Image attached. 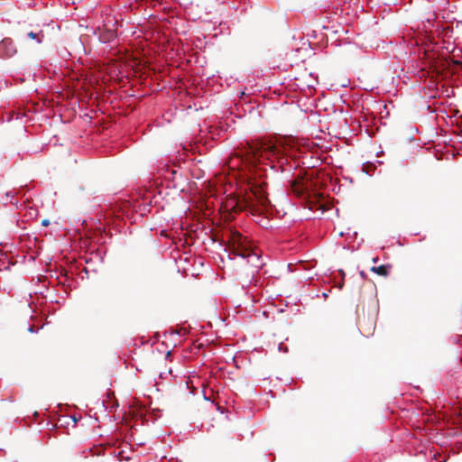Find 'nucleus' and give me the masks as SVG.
<instances>
[{"mask_svg":"<svg viewBox=\"0 0 462 462\" xmlns=\"http://www.w3.org/2000/svg\"><path fill=\"white\" fill-rule=\"evenodd\" d=\"M42 328V327L40 328V329ZM28 332L30 333H36L38 332L39 328L37 330L34 329V327L33 326H29L28 328H27Z\"/></svg>","mask_w":462,"mask_h":462,"instance_id":"obj_9","label":"nucleus"},{"mask_svg":"<svg viewBox=\"0 0 462 462\" xmlns=\"http://www.w3.org/2000/svg\"><path fill=\"white\" fill-rule=\"evenodd\" d=\"M49 224H50V221H49L48 219H43V220L42 221V226H49Z\"/></svg>","mask_w":462,"mask_h":462,"instance_id":"obj_11","label":"nucleus"},{"mask_svg":"<svg viewBox=\"0 0 462 462\" xmlns=\"http://www.w3.org/2000/svg\"><path fill=\"white\" fill-rule=\"evenodd\" d=\"M51 302H55V303H58L60 305H64L65 303V300H56L55 301H53L52 300H51Z\"/></svg>","mask_w":462,"mask_h":462,"instance_id":"obj_10","label":"nucleus"},{"mask_svg":"<svg viewBox=\"0 0 462 462\" xmlns=\"http://www.w3.org/2000/svg\"><path fill=\"white\" fill-rule=\"evenodd\" d=\"M5 195H6V197L11 198V199H10V203H11V204L16 205V204L18 203V201H17V200H15V201H14V200H13V199H14V195H13V192H12V191H8V192H6V194H5Z\"/></svg>","mask_w":462,"mask_h":462,"instance_id":"obj_7","label":"nucleus"},{"mask_svg":"<svg viewBox=\"0 0 462 462\" xmlns=\"http://www.w3.org/2000/svg\"><path fill=\"white\" fill-rule=\"evenodd\" d=\"M159 376H160L161 378H162V377H163V373H160V374H159Z\"/></svg>","mask_w":462,"mask_h":462,"instance_id":"obj_16","label":"nucleus"},{"mask_svg":"<svg viewBox=\"0 0 462 462\" xmlns=\"http://www.w3.org/2000/svg\"><path fill=\"white\" fill-rule=\"evenodd\" d=\"M377 261H378V258H377V257L373 258V262H374V263H376Z\"/></svg>","mask_w":462,"mask_h":462,"instance_id":"obj_15","label":"nucleus"},{"mask_svg":"<svg viewBox=\"0 0 462 462\" xmlns=\"http://www.w3.org/2000/svg\"><path fill=\"white\" fill-rule=\"evenodd\" d=\"M291 145L282 139L262 138L246 143L242 161L254 170L283 172L291 158Z\"/></svg>","mask_w":462,"mask_h":462,"instance_id":"obj_1","label":"nucleus"},{"mask_svg":"<svg viewBox=\"0 0 462 462\" xmlns=\"http://www.w3.org/2000/svg\"><path fill=\"white\" fill-rule=\"evenodd\" d=\"M343 285H344V282H340V283L338 284V288H339V289H342V288H343Z\"/></svg>","mask_w":462,"mask_h":462,"instance_id":"obj_14","label":"nucleus"},{"mask_svg":"<svg viewBox=\"0 0 462 462\" xmlns=\"http://www.w3.org/2000/svg\"><path fill=\"white\" fill-rule=\"evenodd\" d=\"M43 37L44 35L42 31L38 32H30L26 34L27 39L35 41L38 44H41L42 42Z\"/></svg>","mask_w":462,"mask_h":462,"instance_id":"obj_6","label":"nucleus"},{"mask_svg":"<svg viewBox=\"0 0 462 462\" xmlns=\"http://www.w3.org/2000/svg\"><path fill=\"white\" fill-rule=\"evenodd\" d=\"M171 356V351H168L167 352V356Z\"/></svg>","mask_w":462,"mask_h":462,"instance_id":"obj_17","label":"nucleus"},{"mask_svg":"<svg viewBox=\"0 0 462 462\" xmlns=\"http://www.w3.org/2000/svg\"><path fill=\"white\" fill-rule=\"evenodd\" d=\"M17 53V49L11 38H4L0 42V58L9 59Z\"/></svg>","mask_w":462,"mask_h":462,"instance_id":"obj_4","label":"nucleus"},{"mask_svg":"<svg viewBox=\"0 0 462 462\" xmlns=\"http://www.w3.org/2000/svg\"><path fill=\"white\" fill-rule=\"evenodd\" d=\"M322 297H323L324 299H327V298L328 297V292H323V293H322Z\"/></svg>","mask_w":462,"mask_h":462,"instance_id":"obj_13","label":"nucleus"},{"mask_svg":"<svg viewBox=\"0 0 462 462\" xmlns=\"http://www.w3.org/2000/svg\"><path fill=\"white\" fill-rule=\"evenodd\" d=\"M338 273H339L340 276L342 277V279H344V277H345V272H344L343 270H341V269H340V270H338Z\"/></svg>","mask_w":462,"mask_h":462,"instance_id":"obj_12","label":"nucleus"},{"mask_svg":"<svg viewBox=\"0 0 462 462\" xmlns=\"http://www.w3.org/2000/svg\"><path fill=\"white\" fill-rule=\"evenodd\" d=\"M246 205L253 216L272 214L271 202L262 188H257L252 191V196L247 199Z\"/></svg>","mask_w":462,"mask_h":462,"instance_id":"obj_2","label":"nucleus"},{"mask_svg":"<svg viewBox=\"0 0 462 462\" xmlns=\"http://www.w3.org/2000/svg\"><path fill=\"white\" fill-rule=\"evenodd\" d=\"M370 271L380 276H387L389 273V265L382 264L379 266H373Z\"/></svg>","mask_w":462,"mask_h":462,"instance_id":"obj_5","label":"nucleus"},{"mask_svg":"<svg viewBox=\"0 0 462 462\" xmlns=\"http://www.w3.org/2000/svg\"><path fill=\"white\" fill-rule=\"evenodd\" d=\"M373 166H374L373 164L364 165V167H363V171H364L366 174H370L369 167H373Z\"/></svg>","mask_w":462,"mask_h":462,"instance_id":"obj_8","label":"nucleus"},{"mask_svg":"<svg viewBox=\"0 0 462 462\" xmlns=\"http://www.w3.org/2000/svg\"><path fill=\"white\" fill-rule=\"evenodd\" d=\"M232 254L234 256L241 257L255 268L261 267L263 263L260 256L251 252L247 247V242L240 234H236L232 238Z\"/></svg>","mask_w":462,"mask_h":462,"instance_id":"obj_3","label":"nucleus"}]
</instances>
